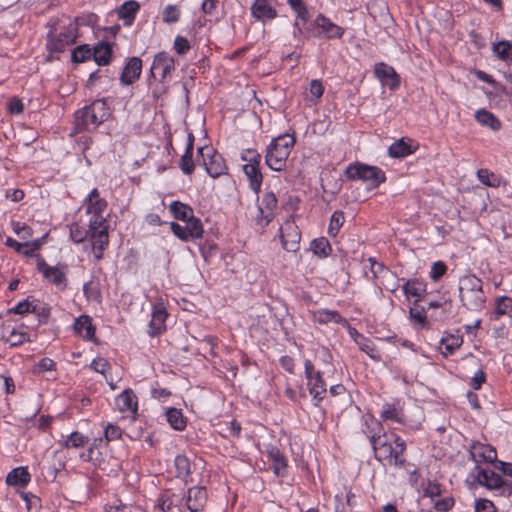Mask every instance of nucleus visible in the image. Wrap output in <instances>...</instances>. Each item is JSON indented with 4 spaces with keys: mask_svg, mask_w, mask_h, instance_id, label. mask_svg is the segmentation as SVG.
Instances as JSON below:
<instances>
[{
    "mask_svg": "<svg viewBox=\"0 0 512 512\" xmlns=\"http://www.w3.org/2000/svg\"><path fill=\"white\" fill-rule=\"evenodd\" d=\"M377 460L395 467H403L405 458L403 457L406 444L397 434L393 432H384L379 435L369 437Z\"/></svg>",
    "mask_w": 512,
    "mask_h": 512,
    "instance_id": "nucleus-1",
    "label": "nucleus"
},
{
    "mask_svg": "<svg viewBox=\"0 0 512 512\" xmlns=\"http://www.w3.org/2000/svg\"><path fill=\"white\" fill-rule=\"evenodd\" d=\"M459 298L462 305L469 311H480L486 302L481 279L475 275H465L459 281Z\"/></svg>",
    "mask_w": 512,
    "mask_h": 512,
    "instance_id": "nucleus-2",
    "label": "nucleus"
},
{
    "mask_svg": "<svg viewBox=\"0 0 512 512\" xmlns=\"http://www.w3.org/2000/svg\"><path fill=\"white\" fill-rule=\"evenodd\" d=\"M295 143L294 137L289 134L275 138L267 148L265 162L269 168L282 171L286 166L287 158Z\"/></svg>",
    "mask_w": 512,
    "mask_h": 512,
    "instance_id": "nucleus-3",
    "label": "nucleus"
},
{
    "mask_svg": "<svg viewBox=\"0 0 512 512\" xmlns=\"http://www.w3.org/2000/svg\"><path fill=\"white\" fill-rule=\"evenodd\" d=\"M109 116L108 108L103 100H96L76 113V127L78 130L96 128Z\"/></svg>",
    "mask_w": 512,
    "mask_h": 512,
    "instance_id": "nucleus-4",
    "label": "nucleus"
},
{
    "mask_svg": "<svg viewBox=\"0 0 512 512\" xmlns=\"http://www.w3.org/2000/svg\"><path fill=\"white\" fill-rule=\"evenodd\" d=\"M345 173L349 179L368 182L373 188L378 187L386 179L385 173L380 168L362 163L349 165Z\"/></svg>",
    "mask_w": 512,
    "mask_h": 512,
    "instance_id": "nucleus-5",
    "label": "nucleus"
},
{
    "mask_svg": "<svg viewBox=\"0 0 512 512\" xmlns=\"http://www.w3.org/2000/svg\"><path fill=\"white\" fill-rule=\"evenodd\" d=\"M86 212L91 214L89 219V230H98L99 227H107L108 223L103 213L106 210L107 202L100 197L99 192L94 188L85 200Z\"/></svg>",
    "mask_w": 512,
    "mask_h": 512,
    "instance_id": "nucleus-6",
    "label": "nucleus"
},
{
    "mask_svg": "<svg viewBox=\"0 0 512 512\" xmlns=\"http://www.w3.org/2000/svg\"><path fill=\"white\" fill-rule=\"evenodd\" d=\"M198 153L202 156L203 165L206 172L212 178H218L227 173V166L221 154L216 152L212 147L204 146L198 149Z\"/></svg>",
    "mask_w": 512,
    "mask_h": 512,
    "instance_id": "nucleus-7",
    "label": "nucleus"
},
{
    "mask_svg": "<svg viewBox=\"0 0 512 512\" xmlns=\"http://www.w3.org/2000/svg\"><path fill=\"white\" fill-rule=\"evenodd\" d=\"M247 154L249 158L246 156L242 157L243 160L248 161V163L243 166V171L250 182L251 189L257 194L260 191L263 179L259 169L261 156L255 150H248Z\"/></svg>",
    "mask_w": 512,
    "mask_h": 512,
    "instance_id": "nucleus-8",
    "label": "nucleus"
},
{
    "mask_svg": "<svg viewBox=\"0 0 512 512\" xmlns=\"http://www.w3.org/2000/svg\"><path fill=\"white\" fill-rule=\"evenodd\" d=\"M282 246L286 251L295 252L301 239V233L293 218L287 219L280 227Z\"/></svg>",
    "mask_w": 512,
    "mask_h": 512,
    "instance_id": "nucleus-9",
    "label": "nucleus"
},
{
    "mask_svg": "<svg viewBox=\"0 0 512 512\" xmlns=\"http://www.w3.org/2000/svg\"><path fill=\"white\" fill-rule=\"evenodd\" d=\"M277 207V198L274 193L266 192L258 206V215L256 222L261 227L267 226L274 217V211Z\"/></svg>",
    "mask_w": 512,
    "mask_h": 512,
    "instance_id": "nucleus-10",
    "label": "nucleus"
},
{
    "mask_svg": "<svg viewBox=\"0 0 512 512\" xmlns=\"http://www.w3.org/2000/svg\"><path fill=\"white\" fill-rule=\"evenodd\" d=\"M305 374L310 386V394L315 399L321 400L326 393V386L320 372H314V365L310 360L305 361Z\"/></svg>",
    "mask_w": 512,
    "mask_h": 512,
    "instance_id": "nucleus-11",
    "label": "nucleus"
},
{
    "mask_svg": "<svg viewBox=\"0 0 512 512\" xmlns=\"http://www.w3.org/2000/svg\"><path fill=\"white\" fill-rule=\"evenodd\" d=\"M174 69L173 58L165 52L158 53L151 67V75L154 78L159 77L160 80H164L167 75Z\"/></svg>",
    "mask_w": 512,
    "mask_h": 512,
    "instance_id": "nucleus-12",
    "label": "nucleus"
},
{
    "mask_svg": "<svg viewBox=\"0 0 512 512\" xmlns=\"http://www.w3.org/2000/svg\"><path fill=\"white\" fill-rule=\"evenodd\" d=\"M375 76L391 90L398 88L400 81L395 69L385 63H378L374 68Z\"/></svg>",
    "mask_w": 512,
    "mask_h": 512,
    "instance_id": "nucleus-13",
    "label": "nucleus"
},
{
    "mask_svg": "<svg viewBox=\"0 0 512 512\" xmlns=\"http://www.w3.org/2000/svg\"><path fill=\"white\" fill-rule=\"evenodd\" d=\"M98 228V230H89V233L94 256L97 260H100L103 257V251L108 246L109 235L107 227L98 226Z\"/></svg>",
    "mask_w": 512,
    "mask_h": 512,
    "instance_id": "nucleus-14",
    "label": "nucleus"
},
{
    "mask_svg": "<svg viewBox=\"0 0 512 512\" xmlns=\"http://www.w3.org/2000/svg\"><path fill=\"white\" fill-rule=\"evenodd\" d=\"M207 502V492L204 487H192L185 498L187 509L191 512L201 511Z\"/></svg>",
    "mask_w": 512,
    "mask_h": 512,
    "instance_id": "nucleus-15",
    "label": "nucleus"
},
{
    "mask_svg": "<svg viewBox=\"0 0 512 512\" xmlns=\"http://www.w3.org/2000/svg\"><path fill=\"white\" fill-rule=\"evenodd\" d=\"M38 270L43 273L44 277L48 279L49 282L55 284L60 288H64L66 286L65 281V273L58 267H51L45 263L43 259L38 261Z\"/></svg>",
    "mask_w": 512,
    "mask_h": 512,
    "instance_id": "nucleus-16",
    "label": "nucleus"
},
{
    "mask_svg": "<svg viewBox=\"0 0 512 512\" xmlns=\"http://www.w3.org/2000/svg\"><path fill=\"white\" fill-rule=\"evenodd\" d=\"M166 318L167 312L165 307L162 304L154 305L149 325V334L151 336L161 334L166 329Z\"/></svg>",
    "mask_w": 512,
    "mask_h": 512,
    "instance_id": "nucleus-17",
    "label": "nucleus"
},
{
    "mask_svg": "<svg viewBox=\"0 0 512 512\" xmlns=\"http://www.w3.org/2000/svg\"><path fill=\"white\" fill-rule=\"evenodd\" d=\"M251 13L254 18L263 22L277 16L276 10L268 0H255L251 7Z\"/></svg>",
    "mask_w": 512,
    "mask_h": 512,
    "instance_id": "nucleus-18",
    "label": "nucleus"
},
{
    "mask_svg": "<svg viewBox=\"0 0 512 512\" xmlns=\"http://www.w3.org/2000/svg\"><path fill=\"white\" fill-rule=\"evenodd\" d=\"M476 479L479 484L488 489H499L504 484L502 477L490 469L479 470Z\"/></svg>",
    "mask_w": 512,
    "mask_h": 512,
    "instance_id": "nucleus-19",
    "label": "nucleus"
},
{
    "mask_svg": "<svg viewBox=\"0 0 512 512\" xmlns=\"http://www.w3.org/2000/svg\"><path fill=\"white\" fill-rule=\"evenodd\" d=\"M142 70V61L138 57H132L128 63L126 64L122 75L121 81L128 85L132 84L135 80H137L141 74Z\"/></svg>",
    "mask_w": 512,
    "mask_h": 512,
    "instance_id": "nucleus-20",
    "label": "nucleus"
},
{
    "mask_svg": "<svg viewBox=\"0 0 512 512\" xmlns=\"http://www.w3.org/2000/svg\"><path fill=\"white\" fill-rule=\"evenodd\" d=\"M470 454L475 462L493 463L497 458L496 450L491 446L483 444L473 445Z\"/></svg>",
    "mask_w": 512,
    "mask_h": 512,
    "instance_id": "nucleus-21",
    "label": "nucleus"
},
{
    "mask_svg": "<svg viewBox=\"0 0 512 512\" xmlns=\"http://www.w3.org/2000/svg\"><path fill=\"white\" fill-rule=\"evenodd\" d=\"M117 406L121 412H137V398L130 389L124 390L116 399Z\"/></svg>",
    "mask_w": 512,
    "mask_h": 512,
    "instance_id": "nucleus-22",
    "label": "nucleus"
},
{
    "mask_svg": "<svg viewBox=\"0 0 512 512\" xmlns=\"http://www.w3.org/2000/svg\"><path fill=\"white\" fill-rule=\"evenodd\" d=\"M315 22L326 38H340L343 35V29L323 15H318Z\"/></svg>",
    "mask_w": 512,
    "mask_h": 512,
    "instance_id": "nucleus-23",
    "label": "nucleus"
},
{
    "mask_svg": "<svg viewBox=\"0 0 512 512\" xmlns=\"http://www.w3.org/2000/svg\"><path fill=\"white\" fill-rule=\"evenodd\" d=\"M312 318L319 324L333 323H346V320L334 310L320 309L312 312Z\"/></svg>",
    "mask_w": 512,
    "mask_h": 512,
    "instance_id": "nucleus-24",
    "label": "nucleus"
},
{
    "mask_svg": "<svg viewBox=\"0 0 512 512\" xmlns=\"http://www.w3.org/2000/svg\"><path fill=\"white\" fill-rule=\"evenodd\" d=\"M74 41L75 35L71 31L63 32L56 39H49L47 47L51 52H62L67 45L74 43Z\"/></svg>",
    "mask_w": 512,
    "mask_h": 512,
    "instance_id": "nucleus-25",
    "label": "nucleus"
},
{
    "mask_svg": "<svg viewBox=\"0 0 512 512\" xmlns=\"http://www.w3.org/2000/svg\"><path fill=\"white\" fill-rule=\"evenodd\" d=\"M75 331L84 339L91 340L94 337L95 329L92 326L90 317L80 316L74 324Z\"/></svg>",
    "mask_w": 512,
    "mask_h": 512,
    "instance_id": "nucleus-26",
    "label": "nucleus"
},
{
    "mask_svg": "<svg viewBox=\"0 0 512 512\" xmlns=\"http://www.w3.org/2000/svg\"><path fill=\"white\" fill-rule=\"evenodd\" d=\"M30 481V474L24 467L13 469L6 477L8 485L24 487Z\"/></svg>",
    "mask_w": 512,
    "mask_h": 512,
    "instance_id": "nucleus-27",
    "label": "nucleus"
},
{
    "mask_svg": "<svg viewBox=\"0 0 512 512\" xmlns=\"http://www.w3.org/2000/svg\"><path fill=\"white\" fill-rule=\"evenodd\" d=\"M112 49L107 43L100 42L92 49V56L98 65H107L111 58Z\"/></svg>",
    "mask_w": 512,
    "mask_h": 512,
    "instance_id": "nucleus-28",
    "label": "nucleus"
},
{
    "mask_svg": "<svg viewBox=\"0 0 512 512\" xmlns=\"http://www.w3.org/2000/svg\"><path fill=\"white\" fill-rule=\"evenodd\" d=\"M475 118L481 125L487 126L493 131H497L501 128V123L497 117L485 109L476 111Z\"/></svg>",
    "mask_w": 512,
    "mask_h": 512,
    "instance_id": "nucleus-29",
    "label": "nucleus"
},
{
    "mask_svg": "<svg viewBox=\"0 0 512 512\" xmlns=\"http://www.w3.org/2000/svg\"><path fill=\"white\" fill-rule=\"evenodd\" d=\"M462 343L463 339L461 336L449 335L441 340V353L446 357L458 349Z\"/></svg>",
    "mask_w": 512,
    "mask_h": 512,
    "instance_id": "nucleus-30",
    "label": "nucleus"
},
{
    "mask_svg": "<svg viewBox=\"0 0 512 512\" xmlns=\"http://www.w3.org/2000/svg\"><path fill=\"white\" fill-rule=\"evenodd\" d=\"M167 421L175 430L181 431L186 427V421L182 412L176 408H170L166 412Z\"/></svg>",
    "mask_w": 512,
    "mask_h": 512,
    "instance_id": "nucleus-31",
    "label": "nucleus"
},
{
    "mask_svg": "<svg viewBox=\"0 0 512 512\" xmlns=\"http://www.w3.org/2000/svg\"><path fill=\"white\" fill-rule=\"evenodd\" d=\"M184 222H185L186 231L190 238L198 239V238L202 237L203 227H202V223H201L200 219L194 217V215L192 214Z\"/></svg>",
    "mask_w": 512,
    "mask_h": 512,
    "instance_id": "nucleus-32",
    "label": "nucleus"
},
{
    "mask_svg": "<svg viewBox=\"0 0 512 512\" xmlns=\"http://www.w3.org/2000/svg\"><path fill=\"white\" fill-rule=\"evenodd\" d=\"M139 9V4L136 1H127L120 7L118 14L126 24H131L134 19L136 11Z\"/></svg>",
    "mask_w": 512,
    "mask_h": 512,
    "instance_id": "nucleus-33",
    "label": "nucleus"
},
{
    "mask_svg": "<svg viewBox=\"0 0 512 512\" xmlns=\"http://www.w3.org/2000/svg\"><path fill=\"white\" fill-rule=\"evenodd\" d=\"M311 250L318 257L324 258L330 254L332 248L329 241L326 238L320 237L311 242Z\"/></svg>",
    "mask_w": 512,
    "mask_h": 512,
    "instance_id": "nucleus-34",
    "label": "nucleus"
},
{
    "mask_svg": "<svg viewBox=\"0 0 512 512\" xmlns=\"http://www.w3.org/2000/svg\"><path fill=\"white\" fill-rule=\"evenodd\" d=\"M170 211L176 219L181 221H185L193 214L191 207L179 201H174L171 203Z\"/></svg>",
    "mask_w": 512,
    "mask_h": 512,
    "instance_id": "nucleus-35",
    "label": "nucleus"
},
{
    "mask_svg": "<svg viewBox=\"0 0 512 512\" xmlns=\"http://www.w3.org/2000/svg\"><path fill=\"white\" fill-rule=\"evenodd\" d=\"M269 458L272 460L274 473L281 475L286 468V459L283 454L276 448L269 451Z\"/></svg>",
    "mask_w": 512,
    "mask_h": 512,
    "instance_id": "nucleus-36",
    "label": "nucleus"
},
{
    "mask_svg": "<svg viewBox=\"0 0 512 512\" xmlns=\"http://www.w3.org/2000/svg\"><path fill=\"white\" fill-rule=\"evenodd\" d=\"M192 146L186 145L185 153L182 155L179 166L184 174L190 175L194 171Z\"/></svg>",
    "mask_w": 512,
    "mask_h": 512,
    "instance_id": "nucleus-37",
    "label": "nucleus"
},
{
    "mask_svg": "<svg viewBox=\"0 0 512 512\" xmlns=\"http://www.w3.org/2000/svg\"><path fill=\"white\" fill-rule=\"evenodd\" d=\"M388 153L393 158H401L411 154V150L410 146L403 139H400L389 147Z\"/></svg>",
    "mask_w": 512,
    "mask_h": 512,
    "instance_id": "nucleus-38",
    "label": "nucleus"
},
{
    "mask_svg": "<svg viewBox=\"0 0 512 512\" xmlns=\"http://www.w3.org/2000/svg\"><path fill=\"white\" fill-rule=\"evenodd\" d=\"M175 468L177 471V476L183 479H186L191 473L190 461L184 455H178L175 458Z\"/></svg>",
    "mask_w": 512,
    "mask_h": 512,
    "instance_id": "nucleus-39",
    "label": "nucleus"
},
{
    "mask_svg": "<svg viewBox=\"0 0 512 512\" xmlns=\"http://www.w3.org/2000/svg\"><path fill=\"white\" fill-rule=\"evenodd\" d=\"M345 221L344 213L342 211H335L330 219L328 227V234L335 237Z\"/></svg>",
    "mask_w": 512,
    "mask_h": 512,
    "instance_id": "nucleus-40",
    "label": "nucleus"
},
{
    "mask_svg": "<svg viewBox=\"0 0 512 512\" xmlns=\"http://www.w3.org/2000/svg\"><path fill=\"white\" fill-rule=\"evenodd\" d=\"M88 442V438L81 433L75 431L69 435V437L63 442L62 446L69 448H79L84 446Z\"/></svg>",
    "mask_w": 512,
    "mask_h": 512,
    "instance_id": "nucleus-41",
    "label": "nucleus"
},
{
    "mask_svg": "<svg viewBox=\"0 0 512 512\" xmlns=\"http://www.w3.org/2000/svg\"><path fill=\"white\" fill-rule=\"evenodd\" d=\"M92 57V49L89 45H80L72 51V61L82 63Z\"/></svg>",
    "mask_w": 512,
    "mask_h": 512,
    "instance_id": "nucleus-42",
    "label": "nucleus"
},
{
    "mask_svg": "<svg viewBox=\"0 0 512 512\" xmlns=\"http://www.w3.org/2000/svg\"><path fill=\"white\" fill-rule=\"evenodd\" d=\"M512 309V299L507 296H501L496 300L495 316L496 319L508 313Z\"/></svg>",
    "mask_w": 512,
    "mask_h": 512,
    "instance_id": "nucleus-43",
    "label": "nucleus"
},
{
    "mask_svg": "<svg viewBox=\"0 0 512 512\" xmlns=\"http://www.w3.org/2000/svg\"><path fill=\"white\" fill-rule=\"evenodd\" d=\"M288 3L300 20L306 22L309 19V12L303 0H288Z\"/></svg>",
    "mask_w": 512,
    "mask_h": 512,
    "instance_id": "nucleus-44",
    "label": "nucleus"
},
{
    "mask_svg": "<svg viewBox=\"0 0 512 512\" xmlns=\"http://www.w3.org/2000/svg\"><path fill=\"white\" fill-rule=\"evenodd\" d=\"M381 417L383 420H392L397 423L403 422L401 412L393 405H386L381 413Z\"/></svg>",
    "mask_w": 512,
    "mask_h": 512,
    "instance_id": "nucleus-45",
    "label": "nucleus"
},
{
    "mask_svg": "<svg viewBox=\"0 0 512 512\" xmlns=\"http://www.w3.org/2000/svg\"><path fill=\"white\" fill-rule=\"evenodd\" d=\"M403 291L407 297H418L424 291L423 284L418 281H408L403 286Z\"/></svg>",
    "mask_w": 512,
    "mask_h": 512,
    "instance_id": "nucleus-46",
    "label": "nucleus"
},
{
    "mask_svg": "<svg viewBox=\"0 0 512 512\" xmlns=\"http://www.w3.org/2000/svg\"><path fill=\"white\" fill-rule=\"evenodd\" d=\"M434 508L438 512H447L449 511L453 505H454V499L450 496L443 497V498H436L432 501Z\"/></svg>",
    "mask_w": 512,
    "mask_h": 512,
    "instance_id": "nucleus-47",
    "label": "nucleus"
},
{
    "mask_svg": "<svg viewBox=\"0 0 512 512\" xmlns=\"http://www.w3.org/2000/svg\"><path fill=\"white\" fill-rule=\"evenodd\" d=\"M26 341H30V338L27 333L20 332L17 330H12L10 335L6 338V342H8L11 346L20 345Z\"/></svg>",
    "mask_w": 512,
    "mask_h": 512,
    "instance_id": "nucleus-48",
    "label": "nucleus"
},
{
    "mask_svg": "<svg viewBox=\"0 0 512 512\" xmlns=\"http://www.w3.org/2000/svg\"><path fill=\"white\" fill-rule=\"evenodd\" d=\"M12 229L22 240L27 241L33 235L32 229L20 222H13Z\"/></svg>",
    "mask_w": 512,
    "mask_h": 512,
    "instance_id": "nucleus-49",
    "label": "nucleus"
},
{
    "mask_svg": "<svg viewBox=\"0 0 512 512\" xmlns=\"http://www.w3.org/2000/svg\"><path fill=\"white\" fill-rule=\"evenodd\" d=\"M478 179L481 183L486 186L495 187L497 186V179L495 175L489 172L487 169H480L477 172Z\"/></svg>",
    "mask_w": 512,
    "mask_h": 512,
    "instance_id": "nucleus-50",
    "label": "nucleus"
},
{
    "mask_svg": "<svg viewBox=\"0 0 512 512\" xmlns=\"http://www.w3.org/2000/svg\"><path fill=\"white\" fill-rule=\"evenodd\" d=\"M70 236L74 242L81 243L87 237L90 238L89 229L87 231H82L78 224H73L70 228Z\"/></svg>",
    "mask_w": 512,
    "mask_h": 512,
    "instance_id": "nucleus-51",
    "label": "nucleus"
},
{
    "mask_svg": "<svg viewBox=\"0 0 512 512\" xmlns=\"http://www.w3.org/2000/svg\"><path fill=\"white\" fill-rule=\"evenodd\" d=\"M309 92L313 99L311 101L315 104L321 98L324 92V87L320 80H312L309 85Z\"/></svg>",
    "mask_w": 512,
    "mask_h": 512,
    "instance_id": "nucleus-52",
    "label": "nucleus"
},
{
    "mask_svg": "<svg viewBox=\"0 0 512 512\" xmlns=\"http://www.w3.org/2000/svg\"><path fill=\"white\" fill-rule=\"evenodd\" d=\"M441 487L437 483L428 482L426 487L424 488L423 495L424 497L431 498V501L435 500L439 496H441Z\"/></svg>",
    "mask_w": 512,
    "mask_h": 512,
    "instance_id": "nucleus-53",
    "label": "nucleus"
},
{
    "mask_svg": "<svg viewBox=\"0 0 512 512\" xmlns=\"http://www.w3.org/2000/svg\"><path fill=\"white\" fill-rule=\"evenodd\" d=\"M447 271V266L442 261H437L433 263L430 271V277L432 280L437 281L441 278Z\"/></svg>",
    "mask_w": 512,
    "mask_h": 512,
    "instance_id": "nucleus-54",
    "label": "nucleus"
},
{
    "mask_svg": "<svg viewBox=\"0 0 512 512\" xmlns=\"http://www.w3.org/2000/svg\"><path fill=\"white\" fill-rule=\"evenodd\" d=\"M506 45H508V41H500L493 45L494 53L503 61H508L510 55Z\"/></svg>",
    "mask_w": 512,
    "mask_h": 512,
    "instance_id": "nucleus-55",
    "label": "nucleus"
},
{
    "mask_svg": "<svg viewBox=\"0 0 512 512\" xmlns=\"http://www.w3.org/2000/svg\"><path fill=\"white\" fill-rule=\"evenodd\" d=\"M475 512H497V510L490 500L478 499L475 502Z\"/></svg>",
    "mask_w": 512,
    "mask_h": 512,
    "instance_id": "nucleus-56",
    "label": "nucleus"
},
{
    "mask_svg": "<svg viewBox=\"0 0 512 512\" xmlns=\"http://www.w3.org/2000/svg\"><path fill=\"white\" fill-rule=\"evenodd\" d=\"M179 10L175 6H167L163 11V19L167 23H174L179 19Z\"/></svg>",
    "mask_w": 512,
    "mask_h": 512,
    "instance_id": "nucleus-57",
    "label": "nucleus"
},
{
    "mask_svg": "<svg viewBox=\"0 0 512 512\" xmlns=\"http://www.w3.org/2000/svg\"><path fill=\"white\" fill-rule=\"evenodd\" d=\"M91 369L95 372L105 375V372L110 367L109 362L104 358H96L90 364Z\"/></svg>",
    "mask_w": 512,
    "mask_h": 512,
    "instance_id": "nucleus-58",
    "label": "nucleus"
},
{
    "mask_svg": "<svg viewBox=\"0 0 512 512\" xmlns=\"http://www.w3.org/2000/svg\"><path fill=\"white\" fill-rule=\"evenodd\" d=\"M174 48L178 54H185L190 49V44L185 37L177 36L174 41Z\"/></svg>",
    "mask_w": 512,
    "mask_h": 512,
    "instance_id": "nucleus-59",
    "label": "nucleus"
},
{
    "mask_svg": "<svg viewBox=\"0 0 512 512\" xmlns=\"http://www.w3.org/2000/svg\"><path fill=\"white\" fill-rule=\"evenodd\" d=\"M7 109L11 114H21L24 110V105L19 98H12L9 100Z\"/></svg>",
    "mask_w": 512,
    "mask_h": 512,
    "instance_id": "nucleus-60",
    "label": "nucleus"
},
{
    "mask_svg": "<svg viewBox=\"0 0 512 512\" xmlns=\"http://www.w3.org/2000/svg\"><path fill=\"white\" fill-rule=\"evenodd\" d=\"M170 227L174 235L177 236L179 239L187 241L190 238L186 231L185 226H182L176 222H172Z\"/></svg>",
    "mask_w": 512,
    "mask_h": 512,
    "instance_id": "nucleus-61",
    "label": "nucleus"
},
{
    "mask_svg": "<svg viewBox=\"0 0 512 512\" xmlns=\"http://www.w3.org/2000/svg\"><path fill=\"white\" fill-rule=\"evenodd\" d=\"M174 494L172 496L164 494L159 498L158 506L162 511H169L174 505Z\"/></svg>",
    "mask_w": 512,
    "mask_h": 512,
    "instance_id": "nucleus-62",
    "label": "nucleus"
},
{
    "mask_svg": "<svg viewBox=\"0 0 512 512\" xmlns=\"http://www.w3.org/2000/svg\"><path fill=\"white\" fill-rule=\"evenodd\" d=\"M121 434V429L112 424H109L105 429V438L107 441L119 439L121 437Z\"/></svg>",
    "mask_w": 512,
    "mask_h": 512,
    "instance_id": "nucleus-63",
    "label": "nucleus"
},
{
    "mask_svg": "<svg viewBox=\"0 0 512 512\" xmlns=\"http://www.w3.org/2000/svg\"><path fill=\"white\" fill-rule=\"evenodd\" d=\"M31 303L28 300H24L19 302L14 308L10 309V313L14 314H24L31 311Z\"/></svg>",
    "mask_w": 512,
    "mask_h": 512,
    "instance_id": "nucleus-64",
    "label": "nucleus"
}]
</instances>
